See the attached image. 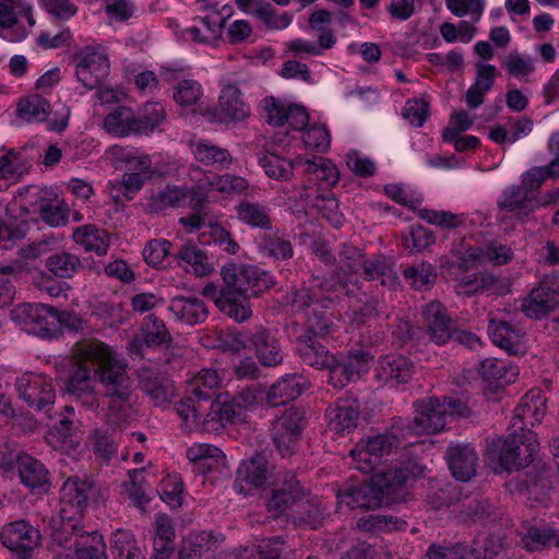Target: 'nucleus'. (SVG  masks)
<instances>
[{
	"label": "nucleus",
	"instance_id": "obj_1",
	"mask_svg": "<svg viewBox=\"0 0 559 559\" xmlns=\"http://www.w3.org/2000/svg\"><path fill=\"white\" fill-rule=\"evenodd\" d=\"M333 287L330 281L316 277L308 286L294 292L290 298L294 310L307 320L305 332L297 337V353L305 364L317 369H323L329 366V361H333V355L317 340L332 331L325 309L331 304L328 294Z\"/></svg>",
	"mask_w": 559,
	"mask_h": 559
},
{
	"label": "nucleus",
	"instance_id": "obj_2",
	"mask_svg": "<svg viewBox=\"0 0 559 559\" xmlns=\"http://www.w3.org/2000/svg\"><path fill=\"white\" fill-rule=\"evenodd\" d=\"M122 360L116 352L102 341L79 342L72 350L71 373L66 388L68 393L82 401V404L96 411L100 396L96 392V382L102 383L103 373H109L112 366Z\"/></svg>",
	"mask_w": 559,
	"mask_h": 559
},
{
	"label": "nucleus",
	"instance_id": "obj_3",
	"mask_svg": "<svg viewBox=\"0 0 559 559\" xmlns=\"http://www.w3.org/2000/svg\"><path fill=\"white\" fill-rule=\"evenodd\" d=\"M537 436L530 429H513L507 438L492 439L486 449L488 459L502 469L511 471L528 466L538 452Z\"/></svg>",
	"mask_w": 559,
	"mask_h": 559
},
{
	"label": "nucleus",
	"instance_id": "obj_4",
	"mask_svg": "<svg viewBox=\"0 0 559 559\" xmlns=\"http://www.w3.org/2000/svg\"><path fill=\"white\" fill-rule=\"evenodd\" d=\"M416 416L409 420H400L408 435H432L441 431L449 417L466 416L467 406L460 400L436 397L420 400L415 403Z\"/></svg>",
	"mask_w": 559,
	"mask_h": 559
},
{
	"label": "nucleus",
	"instance_id": "obj_5",
	"mask_svg": "<svg viewBox=\"0 0 559 559\" xmlns=\"http://www.w3.org/2000/svg\"><path fill=\"white\" fill-rule=\"evenodd\" d=\"M406 437L407 433L399 420V424H394L391 429L384 433L360 439L350 450L354 468L364 474L371 473L381 457L389 455L393 449L399 448L402 444V440Z\"/></svg>",
	"mask_w": 559,
	"mask_h": 559
},
{
	"label": "nucleus",
	"instance_id": "obj_6",
	"mask_svg": "<svg viewBox=\"0 0 559 559\" xmlns=\"http://www.w3.org/2000/svg\"><path fill=\"white\" fill-rule=\"evenodd\" d=\"M102 384L103 397L108 399L104 416L109 425L117 427L129 419L131 409L132 386L123 360L119 366L114 365L109 373H103Z\"/></svg>",
	"mask_w": 559,
	"mask_h": 559
},
{
	"label": "nucleus",
	"instance_id": "obj_7",
	"mask_svg": "<svg viewBox=\"0 0 559 559\" xmlns=\"http://www.w3.org/2000/svg\"><path fill=\"white\" fill-rule=\"evenodd\" d=\"M52 537L59 545L73 549L76 559H108L103 536L97 531L87 533L70 519L62 522Z\"/></svg>",
	"mask_w": 559,
	"mask_h": 559
},
{
	"label": "nucleus",
	"instance_id": "obj_8",
	"mask_svg": "<svg viewBox=\"0 0 559 559\" xmlns=\"http://www.w3.org/2000/svg\"><path fill=\"white\" fill-rule=\"evenodd\" d=\"M11 319L28 334L44 338L58 336L57 309L44 304H20L11 310Z\"/></svg>",
	"mask_w": 559,
	"mask_h": 559
},
{
	"label": "nucleus",
	"instance_id": "obj_9",
	"mask_svg": "<svg viewBox=\"0 0 559 559\" xmlns=\"http://www.w3.org/2000/svg\"><path fill=\"white\" fill-rule=\"evenodd\" d=\"M35 25L33 7L26 0H0V37L19 43Z\"/></svg>",
	"mask_w": 559,
	"mask_h": 559
},
{
	"label": "nucleus",
	"instance_id": "obj_10",
	"mask_svg": "<svg viewBox=\"0 0 559 559\" xmlns=\"http://www.w3.org/2000/svg\"><path fill=\"white\" fill-rule=\"evenodd\" d=\"M15 390L21 400L36 411L49 412L56 400L52 381L44 373L24 372L15 379Z\"/></svg>",
	"mask_w": 559,
	"mask_h": 559
},
{
	"label": "nucleus",
	"instance_id": "obj_11",
	"mask_svg": "<svg viewBox=\"0 0 559 559\" xmlns=\"http://www.w3.org/2000/svg\"><path fill=\"white\" fill-rule=\"evenodd\" d=\"M221 274L226 285L245 295L250 293L252 296H258L275 284L269 272L254 265L227 264L222 267Z\"/></svg>",
	"mask_w": 559,
	"mask_h": 559
},
{
	"label": "nucleus",
	"instance_id": "obj_12",
	"mask_svg": "<svg viewBox=\"0 0 559 559\" xmlns=\"http://www.w3.org/2000/svg\"><path fill=\"white\" fill-rule=\"evenodd\" d=\"M340 263L342 269L350 271L354 274L364 275L367 281L381 280L382 285L394 284L396 277L392 276L390 264L384 258H376L366 260L365 255L357 249L350 246H344L340 251Z\"/></svg>",
	"mask_w": 559,
	"mask_h": 559
},
{
	"label": "nucleus",
	"instance_id": "obj_13",
	"mask_svg": "<svg viewBox=\"0 0 559 559\" xmlns=\"http://www.w3.org/2000/svg\"><path fill=\"white\" fill-rule=\"evenodd\" d=\"M75 76L87 90L98 87L109 73V60L100 46H87L74 57Z\"/></svg>",
	"mask_w": 559,
	"mask_h": 559
},
{
	"label": "nucleus",
	"instance_id": "obj_14",
	"mask_svg": "<svg viewBox=\"0 0 559 559\" xmlns=\"http://www.w3.org/2000/svg\"><path fill=\"white\" fill-rule=\"evenodd\" d=\"M280 481L281 487L266 501V510L273 518L286 515L292 519L306 491L292 472H285Z\"/></svg>",
	"mask_w": 559,
	"mask_h": 559
},
{
	"label": "nucleus",
	"instance_id": "obj_15",
	"mask_svg": "<svg viewBox=\"0 0 559 559\" xmlns=\"http://www.w3.org/2000/svg\"><path fill=\"white\" fill-rule=\"evenodd\" d=\"M296 163L304 167L306 175V180L300 187L299 192H305L308 187L311 190L318 189L320 192L322 190L331 191L340 180V171L336 165L329 158L321 156L307 158L298 155L296 156Z\"/></svg>",
	"mask_w": 559,
	"mask_h": 559
},
{
	"label": "nucleus",
	"instance_id": "obj_16",
	"mask_svg": "<svg viewBox=\"0 0 559 559\" xmlns=\"http://www.w3.org/2000/svg\"><path fill=\"white\" fill-rule=\"evenodd\" d=\"M2 544L15 552L19 559H31L39 545L40 534L37 528L24 520L7 524L1 532Z\"/></svg>",
	"mask_w": 559,
	"mask_h": 559
},
{
	"label": "nucleus",
	"instance_id": "obj_17",
	"mask_svg": "<svg viewBox=\"0 0 559 559\" xmlns=\"http://www.w3.org/2000/svg\"><path fill=\"white\" fill-rule=\"evenodd\" d=\"M459 258L469 266L491 263L493 265H503L513 258L510 247L497 241H491L484 246H472L465 239L457 248Z\"/></svg>",
	"mask_w": 559,
	"mask_h": 559
},
{
	"label": "nucleus",
	"instance_id": "obj_18",
	"mask_svg": "<svg viewBox=\"0 0 559 559\" xmlns=\"http://www.w3.org/2000/svg\"><path fill=\"white\" fill-rule=\"evenodd\" d=\"M302 430V413L290 407L272 426V438L282 456L290 454Z\"/></svg>",
	"mask_w": 559,
	"mask_h": 559
},
{
	"label": "nucleus",
	"instance_id": "obj_19",
	"mask_svg": "<svg viewBox=\"0 0 559 559\" xmlns=\"http://www.w3.org/2000/svg\"><path fill=\"white\" fill-rule=\"evenodd\" d=\"M93 484L88 479L78 477L68 478L61 487L60 501L62 509L60 511L62 522L75 521L81 518L83 510L87 504L92 492Z\"/></svg>",
	"mask_w": 559,
	"mask_h": 559
},
{
	"label": "nucleus",
	"instance_id": "obj_20",
	"mask_svg": "<svg viewBox=\"0 0 559 559\" xmlns=\"http://www.w3.org/2000/svg\"><path fill=\"white\" fill-rule=\"evenodd\" d=\"M558 304V284L555 281L545 280L523 299L521 309L527 318L538 320L554 311Z\"/></svg>",
	"mask_w": 559,
	"mask_h": 559
},
{
	"label": "nucleus",
	"instance_id": "obj_21",
	"mask_svg": "<svg viewBox=\"0 0 559 559\" xmlns=\"http://www.w3.org/2000/svg\"><path fill=\"white\" fill-rule=\"evenodd\" d=\"M323 369L329 370V383L335 389H342L367 372L369 359L364 353H356L342 359L333 356V361H329V366H324Z\"/></svg>",
	"mask_w": 559,
	"mask_h": 559
},
{
	"label": "nucleus",
	"instance_id": "obj_22",
	"mask_svg": "<svg viewBox=\"0 0 559 559\" xmlns=\"http://www.w3.org/2000/svg\"><path fill=\"white\" fill-rule=\"evenodd\" d=\"M423 319L430 342L441 346L452 340L453 321L439 301H431L424 307Z\"/></svg>",
	"mask_w": 559,
	"mask_h": 559
},
{
	"label": "nucleus",
	"instance_id": "obj_23",
	"mask_svg": "<svg viewBox=\"0 0 559 559\" xmlns=\"http://www.w3.org/2000/svg\"><path fill=\"white\" fill-rule=\"evenodd\" d=\"M272 476V469L267 459L255 453L249 461H243L238 468L236 488L240 492L249 495L251 488H263Z\"/></svg>",
	"mask_w": 559,
	"mask_h": 559
},
{
	"label": "nucleus",
	"instance_id": "obj_24",
	"mask_svg": "<svg viewBox=\"0 0 559 559\" xmlns=\"http://www.w3.org/2000/svg\"><path fill=\"white\" fill-rule=\"evenodd\" d=\"M299 201L304 206L316 209L322 216L335 228H340L345 218L338 209V201L336 200L332 190L310 189L309 187L305 192H298Z\"/></svg>",
	"mask_w": 559,
	"mask_h": 559
},
{
	"label": "nucleus",
	"instance_id": "obj_25",
	"mask_svg": "<svg viewBox=\"0 0 559 559\" xmlns=\"http://www.w3.org/2000/svg\"><path fill=\"white\" fill-rule=\"evenodd\" d=\"M337 500L350 509H374L383 500V489L376 481H364L342 489Z\"/></svg>",
	"mask_w": 559,
	"mask_h": 559
},
{
	"label": "nucleus",
	"instance_id": "obj_26",
	"mask_svg": "<svg viewBox=\"0 0 559 559\" xmlns=\"http://www.w3.org/2000/svg\"><path fill=\"white\" fill-rule=\"evenodd\" d=\"M107 157L116 169H124L130 173H142L152 177V158L148 154L141 153L136 147L112 145L107 152Z\"/></svg>",
	"mask_w": 559,
	"mask_h": 559
},
{
	"label": "nucleus",
	"instance_id": "obj_27",
	"mask_svg": "<svg viewBox=\"0 0 559 559\" xmlns=\"http://www.w3.org/2000/svg\"><path fill=\"white\" fill-rule=\"evenodd\" d=\"M546 413V397L540 390H530L520 401L514 409L512 418L513 429L520 431V427L527 429V426L539 424Z\"/></svg>",
	"mask_w": 559,
	"mask_h": 559
},
{
	"label": "nucleus",
	"instance_id": "obj_28",
	"mask_svg": "<svg viewBox=\"0 0 559 559\" xmlns=\"http://www.w3.org/2000/svg\"><path fill=\"white\" fill-rule=\"evenodd\" d=\"M415 369V365L404 356H385L379 360L377 378L384 385L397 388L413 378Z\"/></svg>",
	"mask_w": 559,
	"mask_h": 559
},
{
	"label": "nucleus",
	"instance_id": "obj_29",
	"mask_svg": "<svg viewBox=\"0 0 559 559\" xmlns=\"http://www.w3.org/2000/svg\"><path fill=\"white\" fill-rule=\"evenodd\" d=\"M488 334L495 345L510 355L526 353L524 333L506 321L491 319L488 324Z\"/></svg>",
	"mask_w": 559,
	"mask_h": 559
},
{
	"label": "nucleus",
	"instance_id": "obj_30",
	"mask_svg": "<svg viewBox=\"0 0 559 559\" xmlns=\"http://www.w3.org/2000/svg\"><path fill=\"white\" fill-rule=\"evenodd\" d=\"M360 404L356 399H341L326 409L330 430L336 433L350 432L357 427Z\"/></svg>",
	"mask_w": 559,
	"mask_h": 559
},
{
	"label": "nucleus",
	"instance_id": "obj_31",
	"mask_svg": "<svg viewBox=\"0 0 559 559\" xmlns=\"http://www.w3.org/2000/svg\"><path fill=\"white\" fill-rule=\"evenodd\" d=\"M167 309L176 321L190 326L203 323L209 317L205 302L195 296H175Z\"/></svg>",
	"mask_w": 559,
	"mask_h": 559
},
{
	"label": "nucleus",
	"instance_id": "obj_32",
	"mask_svg": "<svg viewBox=\"0 0 559 559\" xmlns=\"http://www.w3.org/2000/svg\"><path fill=\"white\" fill-rule=\"evenodd\" d=\"M216 110L223 121L237 122L250 115V107L245 102L241 91L231 83L222 86Z\"/></svg>",
	"mask_w": 559,
	"mask_h": 559
},
{
	"label": "nucleus",
	"instance_id": "obj_33",
	"mask_svg": "<svg viewBox=\"0 0 559 559\" xmlns=\"http://www.w3.org/2000/svg\"><path fill=\"white\" fill-rule=\"evenodd\" d=\"M477 453L471 444H450L447 462L452 475L461 481L469 480L476 473Z\"/></svg>",
	"mask_w": 559,
	"mask_h": 559
},
{
	"label": "nucleus",
	"instance_id": "obj_34",
	"mask_svg": "<svg viewBox=\"0 0 559 559\" xmlns=\"http://www.w3.org/2000/svg\"><path fill=\"white\" fill-rule=\"evenodd\" d=\"M308 380L301 374H286L278 379L266 393V403L271 407L284 405L299 397L308 388Z\"/></svg>",
	"mask_w": 559,
	"mask_h": 559
},
{
	"label": "nucleus",
	"instance_id": "obj_35",
	"mask_svg": "<svg viewBox=\"0 0 559 559\" xmlns=\"http://www.w3.org/2000/svg\"><path fill=\"white\" fill-rule=\"evenodd\" d=\"M223 23L218 14L195 17L193 25L181 31V38L185 41L195 44L212 45L222 35Z\"/></svg>",
	"mask_w": 559,
	"mask_h": 559
},
{
	"label": "nucleus",
	"instance_id": "obj_36",
	"mask_svg": "<svg viewBox=\"0 0 559 559\" xmlns=\"http://www.w3.org/2000/svg\"><path fill=\"white\" fill-rule=\"evenodd\" d=\"M498 205L501 210L514 213L519 219H524L538 209L539 201L524 188L512 186L503 191Z\"/></svg>",
	"mask_w": 559,
	"mask_h": 559
},
{
	"label": "nucleus",
	"instance_id": "obj_37",
	"mask_svg": "<svg viewBox=\"0 0 559 559\" xmlns=\"http://www.w3.org/2000/svg\"><path fill=\"white\" fill-rule=\"evenodd\" d=\"M174 258L178 266L195 276H206L214 271L206 252L191 242L182 245Z\"/></svg>",
	"mask_w": 559,
	"mask_h": 559
},
{
	"label": "nucleus",
	"instance_id": "obj_38",
	"mask_svg": "<svg viewBox=\"0 0 559 559\" xmlns=\"http://www.w3.org/2000/svg\"><path fill=\"white\" fill-rule=\"evenodd\" d=\"M216 307L236 322H243L252 316L248 296L226 284L221 289V298L216 300Z\"/></svg>",
	"mask_w": 559,
	"mask_h": 559
},
{
	"label": "nucleus",
	"instance_id": "obj_39",
	"mask_svg": "<svg viewBox=\"0 0 559 559\" xmlns=\"http://www.w3.org/2000/svg\"><path fill=\"white\" fill-rule=\"evenodd\" d=\"M250 340L262 365L275 367L282 364L284 358L282 347L270 331L260 328L251 333Z\"/></svg>",
	"mask_w": 559,
	"mask_h": 559
},
{
	"label": "nucleus",
	"instance_id": "obj_40",
	"mask_svg": "<svg viewBox=\"0 0 559 559\" xmlns=\"http://www.w3.org/2000/svg\"><path fill=\"white\" fill-rule=\"evenodd\" d=\"M17 472L22 484L26 487L33 490H48V471L39 460L28 454L20 455L17 457Z\"/></svg>",
	"mask_w": 559,
	"mask_h": 559
},
{
	"label": "nucleus",
	"instance_id": "obj_41",
	"mask_svg": "<svg viewBox=\"0 0 559 559\" xmlns=\"http://www.w3.org/2000/svg\"><path fill=\"white\" fill-rule=\"evenodd\" d=\"M235 212L238 221L250 228L269 230L272 227L271 210L263 203L241 200Z\"/></svg>",
	"mask_w": 559,
	"mask_h": 559
},
{
	"label": "nucleus",
	"instance_id": "obj_42",
	"mask_svg": "<svg viewBox=\"0 0 559 559\" xmlns=\"http://www.w3.org/2000/svg\"><path fill=\"white\" fill-rule=\"evenodd\" d=\"M187 457L202 473L219 471L225 465V455L222 450L207 443H194L189 447Z\"/></svg>",
	"mask_w": 559,
	"mask_h": 559
},
{
	"label": "nucleus",
	"instance_id": "obj_43",
	"mask_svg": "<svg viewBox=\"0 0 559 559\" xmlns=\"http://www.w3.org/2000/svg\"><path fill=\"white\" fill-rule=\"evenodd\" d=\"M533 130V121L527 117L510 118L504 124L490 129L489 139L497 144H513L528 135Z\"/></svg>",
	"mask_w": 559,
	"mask_h": 559
},
{
	"label": "nucleus",
	"instance_id": "obj_44",
	"mask_svg": "<svg viewBox=\"0 0 559 559\" xmlns=\"http://www.w3.org/2000/svg\"><path fill=\"white\" fill-rule=\"evenodd\" d=\"M153 558L167 559L174 550L175 527L173 520L165 513H158L154 521Z\"/></svg>",
	"mask_w": 559,
	"mask_h": 559
},
{
	"label": "nucleus",
	"instance_id": "obj_45",
	"mask_svg": "<svg viewBox=\"0 0 559 559\" xmlns=\"http://www.w3.org/2000/svg\"><path fill=\"white\" fill-rule=\"evenodd\" d=\"M192 153L200 163L217 169H227L234 162L228 150L215 145L207 140H199L192 144Z\"/></svg>",
	"mask_w": 559,
	"mask_h": 559
},
{
	"label": "nucleus",
	"instance_id": "obj_46",
	"mask_svg": "<svg viewBox=\"0 0 559 559\" xmlns=\"http://www.w3.org/2000/svg\"><path fill=\"white\" fill-rule=\"evenodd\" d=\"M223 377L216 369L203 368L188 381V392L197 400L206 401L219 389Z\"/></svg>",
	"mask_w": 559,
	"mask_h": 559
},
{
	"label": "nucleus",
	"instance_id": "obj_47",
	"mask_svg": "<svg viewBox=\"0 0 559 559\" xmlns=\"http://www.w3.org/2000/svg\"><path fill=\"white\" fill-rule=\"evenodd\" d=\"M72 238L85 251H93L98 255L106 254L109 248L108 233L95 225L87 224L75 228Z\"/></svg>",
	"mask_w": 559,
	"mask_h": 559
},
{
	"label": "nucleus",
	"instance_id": "obj_48",
	"mask_svg": "<svg viewBox=\"0 0 559 559\" xmlns=\"http://www.w3.org/2000/svg\"><path fill=\"white\" fill-rule=\"evenodd\" d=\"M151 178L142 173L126 171L120 180L109 181L107 190L117 203L122 200L130 201L142 189L144 182Z\"/></svg>",
	"mask_w": 559,
	"mask_h": 559
},
{
	"label": "nucleus",
	"instance_id": "obj_49",
	"mask_svg": "<svg viewBox=\"0 0 559 559\" xmlns=\"http://www.w3.org/2000/svg\"><path fill=\"white\" fill-rule=\"evenodd\" d=\"M480 372L488 382L509 384L515 381L519 368L504 359L487 358L481 361Z\"/></svg>",
	"mask_w": 559,
	"mask_h": 559
},
{
	"label": "nucleus",
	"instance_id": "obj_50",
	"mask_svg": "<svg viewBox=\"0 0 559 559\" xmlns=\"http://www.w3.org/2000/svg\"><path fill=\"white\" fill-rule=\"evenodd\" d=\"M249 187V181L245 177L231 174H216L210 177L206 182L198 185L199 189L235 195L246 194Z\"/></svg>",
	"mask_w": 559,
	"mask_h": 559
},
{
	"label": "nucleus",
	"instance_id": "obj_51",
	"mask_svg": "<svg viewBox=\"0 0 559 559\" xmlns=\"http://www.w3.org/2000/svg\"><path fill=\"white\" fill-rule=\"evenodd\" d=\"M103 128L118 138L135 134V114L128 107H118L105 117Z\"/></svg>",
	"mask_w": 559,
	"mask_h": 559
},
{
	"label": "nucleus",
	"instance_id": "obj_52",
	"mask_svg": "<svg viewBox=\"0 0 559 559\" xmlns=\"http://www.w3.org/2000/svg\"><path fill=\"white\" fill-rule=\"evenodd\" d=\"M522 544L528 551H540L547 547H559V531L550 525L532 526L522 537Z\"/></svg>",
	"mask_w": 559,
	"mask_h": 559
},
{
	"label": "nucleus",
	"instance_id": "obj_53",
	"mask_svg": "<svg viewBox=\"0 0 559 559\" xmlns=\"http://www.w3.org/2000/svg\"><path fill=\"white\" fill-rule=\"evenodd\" d=\"M193 190L186 187L167 186L152 193L151 203L155 210H165L167 207H180L192 200Z\"/></svg>",
	"mask_w": 559,
	"mask_h": 559
},
{
	"label": "nucleus",
	"instance_id": "obj_54",
	"mask_svg": "<svg viewBox=\"0 0 559 559\" xmlns=\"http://www.w3.org/2000/svg\"><path fill=\"white\" fill-rule=\"evenodd\" d=\"M50 110L49 102L38 94L21 99L16 106V116L24 122L45 121Z\"/></svg>",
	"mask_w": 559,
	"mask_h": 559
},
{
	"label": "nucleus",
	"instance_id": "obj_55",
	"mask_svg": "<svg viewBox=\"0 0 559 559\" xmlns=\"http://www.w3.org/2000/svg\"><path fill=\"white\" fill-rule=\"evenodd\" d=\"M165 108L160 103H147L135 114V134H148L165 120Z\"/></svg>",
	"mask_w": 559,
	"mask_h": 559
},
{
	"label": "nucleus",
	"instance_id": "obj_56",
	"mask_svg": "<svg viewBox=\"0 0 559 559\" xmlns=\"http://www.w3.org/2000/svg\"><path fill=\"white\" fill-rule=\"evenodd\" d=\"M139 385L154 401L162 402L167 397V385L160 372L151 366L139 369Z\"/></svg>",
	"mask_w": 559,
	"mask_h": 559
},
{
	"label": "nucleus",
	"instance_id": "obj_57",
	"mask_svg": "<svg viewBox=\"0 0 559 559\" xmlns=\"http://www.w3.org/2000/svg\"><path fill=\"white\" fill-rule=\"evenodd\" d=\"M214 544L211 532H192L185 537L179 550L180 559H199L209 551Z\"/></svg>",
	"mask_w": 559,
	"mask_h": 559
},
{
	"label": "nucleus",
	"instance_id": "obj_58",
	"mask_svg": "<svg viewBox=\"0 0 559 559\" xmlns=\"http://www.w3.org/2000/svg\"><path fill=\"white\" fill-rule=\"evenodd\" d=\"M358 526L370 533H389L392 531H403L407 523L391 514H369L359 520Z\"/></svg>",
	"mask_w": 559,
	"mask_h": 559
},
{
	"label": "nucleus",
	"instance_id": "obj_59",
	"mask_svg": "<svg viewBox=\"0 0 559 559\" xmlns=\"http://www.w3.org/2000/svg\"><path fill=\"white\" fill-rule=\"evenodd\" d=\"M141 333L143 343L147 346H159L169 344L173 341L165 322L154 314H148L144 318Z\"/></svg>",
	"mask_w": 559,
	"mask_h": 559
},
{
	"label": "nucleus",
	"instance_id": "obj_60",
	"mask_svg": "<svg viewBox=\"0 0 559 559\" xmlns=\"http://www.w3.org/2000/svg\"><path fill=\"white\" fill-rule=\"evenodd\" d=\"M260 247L269 257L275 260H287L294 255V249L289 238L280 230L265 234L261 238Z\"/></svg>",
	"mask_w": 559,
	"mask_h": 559
},
{
	"label": "nucleus",
	"instance_id": "obj_61",
	"mask_svg": "<svg viewBox=\"0 0 559 559\" xmlns=\"http://www.w3.org/2000/svg\"><path fill=\"white\" fill-rule=\"evenodd\" d=\"M322 518L323 512L316 499L306 492L301 500V506H298L292 520L296 525L317 528L320 525Z\"/></svg>",
	"mask_w": 559,
	"mask_h": 559
},
{
	"label": "nucleus",
	"instance_id": "obj_62",
	"mask_svg": "<svg viewBox=\"0 0 559 559\" xmlns=\"http://www.w3.org/2000/svg\"><path fill=\"white\" fill-rule=\"evenodd\" d=\"M496 282V277L491 274H467L457 281L455 292L461 296H472L489 290Z\"/></svg>",
	"mask_w": 559,
	"mask_h": 559
},
{
	"label": "nucleus",
	"instance_id": "obj_63",
	"mask_svg": "<svg viewBox=\"0 0 559 559\" xmlns=\"http://www.w3.org/2000/svg\"><path fill=\"white\" fill-rule=\"evenodd\" d=\"M259 163L270 178L277 180H288L293 175V169L298 166L296 157L286 159L276 154L264 155Z\"/></svg>",
	"mask_w": 559,
	"mask_h": 559
},
{
	"label": "nucleus",
	"instance_id": "obj_64",
	"mask_svg": "<svg viewBox=\"0 0 559 559\" xmlns=\"http://www.w3.org/2000/svg\"><path fill=\"white\" fill-rule=\"evenodd\" d=\"M41 219L51 227L63 226L69 219V206L64 201H50L40 198L38 203Z\"/></svg>",
	"mask_w": 559,
	"mask_h": 559
}]
</instances>
